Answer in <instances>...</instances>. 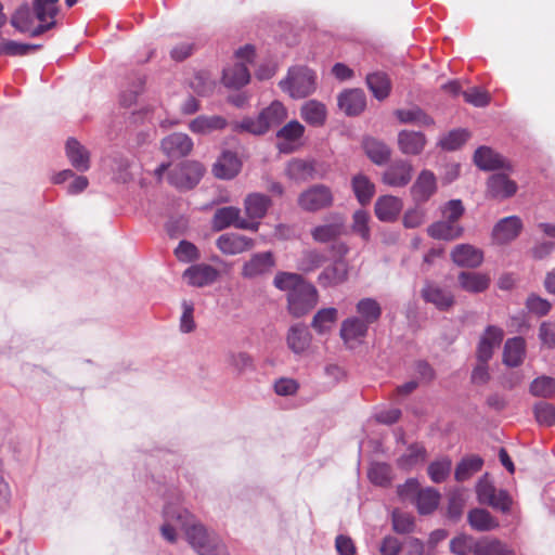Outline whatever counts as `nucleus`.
<instances>
[{"instance_id":"nucleus-56","label":"nucleus","mask_w":555,"mask_h":555,"mask_svg":"<svg viewBox=\"0 0 555 555\" xmlns=\"http://www.w3.org/2000/svg\"><path fill=\"white\" fill-rule=\"evenodd\" d=\"M530 392L535 397H552L555 393V379L548 376L535 378L530 385Z\"/></svg>"},{"instance_id":"nucleus-44","label":"nucleus","mask_w":555,"mask_h":555,"mask_svg":"<svg viewBox=\"0 0 555 555\" xmlns=\"http://www.w3.org/2000/svg\"><path fill=\"white\" fill-rule=\"evenodd\" d=\"M301 117L309 125L322 126L326 118L325 105L314 100L308 101L301 107Z\"/></svg>"},{"instance_id":"nucleus-46","label":"nucleus","mask_w":555,"mask_h":555,"mask_svg":"<svg viewBox=\"0 0 555 555\" xmlns=\"http://www.w3.org/2000/svg\"><path fill=\"white\" fill-rule=\"evenodd\" d=\"M59 0H33V8L36 18L41 24L48 22H55V16L59 12Z\"/></svg>"},{"instance_id":"nucleus-10","label":"nucleus","mask_w":555,"mask_h":555,"mask_svg":"<svg viewBox=\"0 0 555 555\" xmlns=\"http://www.w3.org/2000/svg\"><path fill=\"white\" fill-rule=\"evenodd\" d=\"M214 229L221 231L231 225L243 230H258V222L241 218V210L233 206L222 207L216 210L212 218Z\"/></svg>"},{"instance_id":"nucleus-27","label":"nucleus","mask_w":555,"mask_h":555,"mask_svg":"<svg viewBox=\"0 0 555 555\" xmlns=\"http://www.w3.org/2000/svg\"><path fill=\"white\" fill-rule=\"evenodd\" d=\"M451 257L456 264L468 268H476L483 260L482 251L469 244L455 246L452 250Z\"/></svg>"},{"instance_id":"nucleus-62","label":"nucleus","mask_w":555,"mask_h":555,"mask_svg":"<svg viewBox=\"0 0 555 555\" xmlns=\"http://www.w3.org/2000/svg\"><path fill=\"white\" fill-rule=\"evenodd\" d=\"M446 221L456 223L464 214V206L460 199H451L441 208Z\"/></svg>"},{"instance_id":"nucleus-1","label":"nucleus","mask_w":555,"mask_h":555,"mask_svg":"<svg viewBox=\"0 0 555 555\" xmlns=\"http://www.w3.org/2000/svg\"><path fill=\"white\" fill-rule=\"evenodd\" d=\"M165 524L162 526L163 537L173 543L176 531H184L191 546L198 555H229L222 541L204 526L194 521L193 516L184 508L167 505L164 508Z\"/></svg>"},{"instance_id":"nucleus-40","label":"nucleus","mask_w":555,"mask_h":555,"mask_svg":"<svg viewBox=\"0 0 555 555\" xmlns=\"http://www.w3.org/2000/svg\"><path fill=\"white\" fill-rule=\"evenodd\" d=\"M395 115L401 124H411L418 127L434 125V119L420 107L397 109Z\"/></svg>"},{"instance_id":"nucleus-19","label":"nucleus","mask_w":555,"mask_h":555,"mask_svg":"<svg viewBox=\"0 0 555 555\" xmlns=\"http://www.w3.org/2000/svg\"><path fill=\"white\" fill-rule=\"evenodd\" d=\"M217 247L225 255H237L251 249L255 245L253 238L237 234L225 233L218 237Z\"/></svg>"},{"instance_id":"nucleus-54","label":"nucleus","mask_w":555,"mask_h":555,"mask_svg":"<svg viewBox=\"0 0 555 555\" xmlns=\"http://www.w3.org/2000/svg\"><path fill=\"white\" fill-rule=\"evenodd\" d=\"M469 134L464 129H455L442 137L439 145L447 151H455L460 149L468 139Z\"/></svg>"},{"instance_id":"nucleus-6","label":"nucleus","mask_w":555,"mask_h":555,"mask_svg":"<svg viewBox=\"0 0 555 555\" xmlns=\"http://www.w3.org/2000/svg\"><path fill=\"white\" fill-rule=\"evenodd\" d=\"M334 195L325 184H313L304 190L297 199L298 206L308 212H317L333 205Z\"/></svg>"},{"instance_id":"nucleus-49","label":"nucleus","mask_w":555,"mask_h":555,"mask_svg":"<svg viewBox=\"0 0 555 555\" xmlns=\"http://www.w3.org/2000/svg\"><path fill=\"white\" fill-rule=\"evenodd\" d=\"M312 164L302 159H293L287 164L286 175L296 181H307L313 177Z\"/></svg>"},{"instance_id":"nucleus-55","label":"nucleus","mask_w":555,"mask_h":555,"mask_svg":"<svg viewBox=\"0 0 555 555\" xmlns=\"http://www.w3.org/2000/svg\"><path fill=\"white\" fill-rule=\"evenodd\" d=\"M367 476L371 482L384 487L391 480V468L385 463H374L371 465Z\"/></svg>"},{"instance_id":"nucleus-60","label":"nucleus","mask_w":555,"mask_h":555,"mask_svg":"<svg viewBox=\"0 0 555 555\" xmlns=\"http://www.w3.org/2000/svg\"><path fill=\"white\" fill-rule=\"evenodd\" d=\"M534 415L541 425L552 426L555 424V406L547 402H540L534 405Z\"/></svg>"},{"instance_id":"nucleus-16","label":"nucleus","mask_w":555,"mask_h":555,"mask_svg":"<svg viewBox=\"0 0 555 555\" xmlns=\"http://www.w3.org/2000/svg\"><path fill=\"white\" fill-rule=\"evenodd\" d=\"M218 276V270L206 263L191 266L183 273V278L186 280V282L195 287L211 285L216 282Z\"/></svg>"},{"instance_id":"nucleus-20","label":"nucleus","mask_w":555,"mask_h":555,"mask_svg":"<svg viewBox=\"0 0 555 555\" xmlns=\"http://www.w3.org/2000/svg\"><path fill=\"white\" fill-rule=\"evenodd\" d=\"M162 149L169 157L180 158L192 151L193 141L188 134L176 132L163 139Z\"/></svg>"},{"instance_id":"nucleus-21","label":"nucleus","mask_w":555,"mask_h":555,"mask_svg":"<svg viewBox=\"0 0 555 555\" xmlns=\"http://www.w3.org/2000/svg\"><path fill=\"white\" fill-rule=\"evenodd\" d=\"M369 326L370 325L359 317L347 318L341 322L340 337L346 345L352 348L356 343L366 336Z\"/></svg>"},{"instance_id":"nucleus-26","label":"nucleus","mask_w":555,"mask_h":555,"mask_svg":"<svg viewBox=\"0 0 555 555\" xmlns=\"http://www.w3.org/2000/svg\"><path fill=\"white\" fill-rule=\"evenodd\" d=\"M338 105L349 116L359 115L366 105L365 94L360 89L345 91L338 98Z\"/></svg>"},{"instance_id":"nucleus-48","label":"nucleus","mask_w":555,"mask_h":555,"mask_svg":"<svg viewBox=\"0 0 555 555\" xmlns=\"http://www.w3.org/2000/svg\"><path fill=\"white\" fill-rule=\"evenodd\" d=\"M482 464V459L477 455H470L463 459L455 468V479L457 481L467 480L472 475L481 469Z\"/></svg>"},{"instance_id":"nucleus-15","label":"nucleus","mask_w":555,"mask_h":555,"mask_svg":"<svg viewBox=\"0 0 555 555\" xmlns=\"http://www.w3.org/2000/svg\"><path fill=\"white\" fill-rule=\"evenodd\" d=\"M413 167L408 160L393 162L383 173L382 181L392 188H402L412 179Z\"/></svg>"},{"instance_id":"nucleus-22","label":"nucleus","mask_w":555,"mask_h":555,"mask_svg":"<svg viewBox=\"0 0 555 555\" xmlns=\"http://www.w3.org/2000/svg\"><path fill=\"white\" fill-rule=\"evenodd\" d=\"M397 142L402 154L416 156L424 151L427 140L423 132L401 130L398 133Z\"/></svg>"},{"instance_id":"nucleus-36","label":"nucleus","mask_w":555,"mask_h":555,"mask_svg":"<svg viewBox=\"0 0 555 555\" xmlns=\"http://www.w3.org/2000/svg\"><path fill=\"white\" fill-rule=\"evenodd\" d=\"M474 162L482 170H494L504 167V158L487 146L476 150Z\"/></svg>"},{"instance_id":"nucleus-61","label":"nucleus","mask_w":555,"mask_h":555,"mask_svg":"<svg viewBox=\"0 0 555 555\" xmlns=\"http://www.w3.org/2000/svg\"><path fill=\"white\" fill-rule=\"evenodd\" d=\"M462 94L467 103L476 107H483L488 105L490 102L489 93L478 87H474L466 91H463Z\"/></svg>"},{"instance_id":"nucleus-53","label":"nucleus","mask_w":555,"mask_h":555,"mask_svg":"<svg viewBox=\"0 0 555 555\" xmlns=\"http://www.w3.org/2000/svg\"><path fill=\"white\" fill-rule=\"evenodd\" d=\"M343 225L340 223L322 224L311 231L312 238L319 243H327L341 234Z\"/></svg>"},{"instance_id":"nucleus-63","label":"nucleus","mask_w":555,"mask_h":555,"mask_svg":"<svg viewBox=\"0 0 555 555\" xmlns=\"http://www.w3.org/2000/svg\"><path fill=\"white\" fill-rule=\"evenodd\" d=\"M182 315L180 318V331L182 333H191L195 330L194 306L192 302L184 300L182 302Z\"/></svg>"},{"instance_id":"nucleus-11","label":"nucleus","mask_w":555,"mask_h":555,"mask_svg":"<svg viewBox=\"0 0 555 555\" xmlns=\"http://www.w3.org/2000/svg\"><path fill=\"white\" fill-rule=\"evenodd\" d=\"M34 12L28 4L21 5L11 17V25L20 33H28L31 37H38L55 26V22L34 26Z\"/></svg>"},{"instance_id":"nucleus-59","label":"nucleus","mask_w":555,"mask_h":555,"mask_svg":"<svg viewBox=\"0 0 555 555\" xmlns=\"http://www.w3.org/2000/svg\"><path fill=\"white\" fill-rule=\"evenodd\" d=\"M191 88L199 95H207L212 92L215 81L205 72L197 73L191 81Z\"/></svg>"},{"instance_id":"nucleus-52","label":"nucleus","mask_w":555,"mask_h":555,"mask_svg":"<svg viewBox=\"0 0 555 555\" xmlns=\"http://www.w3.org/2000/svg\"><path fill=\"white\" fill-rule=\"evenodd\" d=\"M326 258L325 255L315 249L306 250L302 253L300 259L298 260L297 268L302 272H311L318 268H320Z\"/></svg>"},{"instance_id":"nucleus-17","label":"nucleus","mask_w":555,"mask_h":555,"mask_svg":"<svg viewBox=\"0 0 555 555\" xmlns=\"http://www.w3.org/2000/svg\"><path fill=\"white\" fill-rule=\"evenodd\" d=\"M522 230V221L517 216H509L496 222L492 237L498 244H506L515 240Z\"/></svg>"},{"instance_id":"nucleus-43","label":"nucleus","mask_w":555,"mask_h":555,"mask_svg":"<svg viewBox=\"0 0 555 555\" xmlns=\"http://www.w3.org/2000/svg\"><path fill=\"white\" fill-rule=\"evenodd\" d=\"M366 85L373 95L378 100H384L389 95L391 83L385 73L376 72L366 76Z\"/></svg>"},{"instance_id":"nucleus-28","label":"nucleus","mask_w":555,"mask_h":555,"mask_svg":"<svg viewBox=\"0 0 555 555\" xmlns=\"http://www.w3.org/2000/svg\"><path fill=\"white\" fill-rule=\"evenodd\" d=\"M422 296L426 302L433 304L439 310H448L454 304L452 293L435 284H427L422 291Z\"/></svg>"},{"instance_id":"nucleus-25","label":"nucleus","mask_w":555,"mask_h":555,"mask_svg":"<svg viewBox=\"0 0 555 555\" xmlns=\"http://www.w3.org/2000/svg\"><path fill=\"white\" fill-rule=\"evenodd\" d=\"M487 184L488 195L493 198L504 199L513 196L517 191L516 183L502 173L492 175Z\"/></svg>"},{"instance_id":"nucleus-5","label":"nucleus","mask_w":555,"mask_h":555,"mask_svg":"<svg viewBox=\"0 0 555 555\" xmlns=\"http://www.w3.org/2000/svg\"><path fill=\"white\" fill-rule=\"evenodd\" d=\"M398 493L403 499L412 498L415 501L417 511L422 515L433 513L440 501V493L434 488L420 489V485L415 479H409L404 485L400 486Z\"/></svg>"},{"instance_id":"nucleus-2","label":"nucleus","mask_w":555,"mask_h":555,"mask_svg":"<svg viewBox=\"0 0 555 555\" xmlns=\"http://www.w3.org/2000/svg\"><path fill=\"white\" fill-rule=\"evenodd\" d=\"M273 285L280 291L287 292V309L295 318L307 314L318 304L319 294L317 288L300 274L278 272Z\"/></svg>"},{"instance_id":"nucleus-51","label":"nucleus","mask_w":555,"mask_h":555,"mask_svg":"<svg viewBox=\"0 0 555 555\" xmlns=\"http://www.w3.org/2000/svg\"><path fill=\"white\" fill-rule=\"evenodd\" d=\"M478 540L468 534H460L450 541V551L455 555L476 554Z\"/></svg>"},{"instance_id":"nucleus-14","label":"nucleus","mask_w":555,"mask_h":555,"mask_svg":"<svg viewBox=\"0 0 555 555\" xmlns=\"http://www.w3.org/2000/svg\"><path fill=\"white\" fill-rule=\"evenodd\" d=\"M437 191V179L434 172L424 169L417 176L411 188L413 201L417 204L426 203Z\"/></svg>"},{"instance_id":"nucleus-4","label":"nucleus","mask_w":555,"mask_h":555,"mask_svg":"<svg viewBox=\"0 0 555 555\" xmlns=\"http://www.w3.org/2000/svg\"><path fill=\"white\" fill-rule=\"evenodd\" d=\"M280 87L293 99H302L315 89V75L305 66H295L288 70L286 79L281 80Z\"/></svg>"},{"instance_id":"nucleus-29","label":"nucleus","mask_w":555,"mask_h":555,"mask_svg":"<svg viewBox=\"0 0 555 555\" xmlns=\"http://www.w3.org/2000/svg\"><path fill=\"white\" fill-rule=\"evenodd\" d=\"M363 150L366 156L375 165H383L387 163L391 155L390 147L382 140L373 137H366L362 141Z\"/></svg>"},{"instance_id":"nucleus-41","label":"nucleus","mask_w":555,"mask_h":555,"mask_svg":"<svg viewBox=\"0 0 555 555\" xmlns=\"http://www.w3.org/2000/svg\"><path fill=\"white\" fill-rule=\"evenodd\" d=\"M459 283L466 292L480 293L489 287L490 279L478 272H462L459 275Z\"/></svg>"},{"instance_id":"nucleus-3","label":"nucleus","mask_w":555,"mask_h":555,"mask_svg":"<svg viewBox=\"0 0 555 555\" xmlns=\"http://www.w3.org/2000/svg\"><path fill=\"white\" fill-rule=\"evenodd\" d=\"M288 116L286 107L280 101H273L263 108L257 118L244 117L241 121L232 124L235 132H248L254 135L267 133L272 128L279 127Z\"/></svg>"},{"instance_id":"nucleus-37","label":"nucleus","mask_w":555,"mask_h":555,"mask_svg":"<svg viewBox=\"0 0 555 555\" xmlns=\"http://www.w3.org/2000/svg\"><path fill=\"white\" fill-rule=\"evenodd\" d=\"M428 235L436 240L452 241L460 237L463 233V228L457 223H452L446 220L437 221L428 227Z\"/></svg>"},{"instance_id":"nucleus-18","label":"nucleus","mask_w":555,"mask_h":555,"mask_svg":"<svg viewBox=\"0 0 555 555\" xmlns=\"http://www.w3.org/2000/svg\"><path fill=\"white\" fill-rule=\"evenodd\" d=\"M242 168V162L237 154L232 151H223L214 164V175L223 180L233 179L238 175Z\"/></svg>"},{"instance_id":"nucleus-57","label":"nucleus","mask_w":555,"mask_h":555,"mask_svg":"<svg viewBox=\"0 0 555 555\" xmlns=\"http://www.w3.org/2000/svg\"><path fill=\"white\" fill-rule=\"evenodd\" d=\"M451 467V460L449 457H443L430 463L428 466V475L434 482L440 483L449 476Z\"/></svg>"},{"instance_id":"nucleus-35","label":"nucleus","mask_w":555,"mask_h":555,"mask_svg":"<svg viewBox=\"0 0 555 555\" xmlns=\"http://www.w3.org/2000/svg\"><path fill=\"white\" fill-rule=\"evenodd\" d=\"M351 188L357 201L362 206L367 205L375 194L374 183L363 173H358L352 177Z\"/></svg>"},{"instance_id":"nucleus-33","label":"nucleus","mask_w":555,"mask_h":555,"mask_svg":"<svg viewBox=\"0 0 555 555\" xmlns=\"http://www.w3.org/2000/svg\"><path fill=\"white\" fill-rule=\"evenodd\" d=\"M250 74L244 63H236L223 69L222 81L225 87L240 89L248 83Z\"/></svg>"},{"instance_id":"nucleus-38","label":"nucleus","mask_w":555,"mask_h":555,"mask_svg":"<svg viewBox=\"0 0 555 555\" xmlns=\"http://www.w3.org/2000/svg\"><path fill=\"white\" fill-rule=\"evenodd\" d=\"M311 335L304 324L293 325L287 334V345L295 353L304 352L310 345Z\"/></svg>"},{"instance_id":"nucleus-9","label":"nucleus","mask_w":555,"mask_h":555,"mask_svg":"<svg viewBox=\"0 0 555 555\" xmlns=\"http://www.w3.org/2000/svg\"><path fill=\"white\" fill-rule=\"evenodd\" d=\"M276 266L272 251L255 253L242 266L241 275L244 279L255 280L270 274Z\"/></svg>"},{"instance_id":"nucleus-47","label":"nucleus","mask_w":555,"mask_h":555,"mask_svg":"<svg viewBox=\"0 0 555 555\" xmlns=\"http://www.w3.org/2000/svg\"><path fill=\"white\" fill-rule=\"evenodd\" d=\"M426 456L427 452L425 447L420 443H413L406 449L405 453L398 459V465L403 469H409L424 462Z\"/></svg>"},{"instance_id":"nucleus-12","label":"nucleus","mask_w":555,"mask_h":555,"mask_svg":"<svg viewBox=\"0 0 555 555\" xmlns=\"http://www.w3.org/2000/svg\"><path fill=\"white\" fill-rule=\"evenodd\" d=\"M305 127L297 120L284 125L278 132V149L281 153L289 154L301 145Z\"/></svg>"},{"instance_id":"nucleus-23","label":"nucleus","mask_w":555,"mask_h":555,"mask_svg":"<svg viewBox=\"0 0 555 555\" xmlns=\"http://www.w3.org/2000/svg\"><path fill=\"white\" fill-rule=\"evenodd\" d=\"M403 207L402 201L392 195H384L375 203V215L383 222L395 221Z\"/></svg>"},{"instance_id":"nucleus-8","label":"nucleus","mask_w":555,"mask_h":555,"mask_svg":"<svg viewBox=\"0 0 555 555\" xmlns=\"http://www.w3.org/2000/svg\"><path fill=\"white\" fill-rule=\"evenodd\" d=\"M476 492L478 501L481 504H487L493 508L500 509L503 513H506L511 509L513 501L507 491H498L495 487L486 478H482L478 481L476 486Z\"/></svg>"},{"instance_id":"nucleus-39","label":"nucleus","mask_w":555,"mask_h":555,"mask_svg":"<svg viewBox=\"0 0 555 555\" xmlns=\"http://www.w3.org/2000/svg\"><path fill=\"white\" fill-rule=\"evenodd\" d=\"M468 524L477 531H490L499 527V521L486 509L474 508L468 513Z\"/></svg>"},{"instance_id":"nucleus-30","label":"nucleus","mask_w":555,"mask_h":555,"mask_svg":"<svg viewBox=\"0 0 555 555\" xmlns=\"http://www.w3.org/2000/svg\"><path fill=\"white\" fill-rule=\"evenodd\" d=\"M526 343L522 337L508 338L503 349V363L509 367L519 366L525 358Z\"/></svg>"},{"instance_id":"nucleus-64","label":"nucleus","mask_w":555,"mask_h":555,"mask_svg":"<svg viewBox=\"0 0 555 555\" xmlns=\"http://www.w3.org/2000/svg\"><path fill=\"white\" fill-rule=\"evenodd\" d=\"M229 365L238 373L253 367V359L246 352L231 353L228 358Z\"/></svg>"},{"instance_id":"nucleus-34","label":"nucleus","mask_w":555,"mask_h":555,"mask_svg":"<svg viewBox=\"0 0 555 555\" xmlns=\"http://www.w3.org/2000/svg\"><path fill=\"white\" fill-rule=\"evenodd\" d=\"M245 211L249 219H261L266 216L271 199L269 196L260 193H251L244 201Z\"/></svg>"},{"instance_id":"nucleus-58","label":"nucleus","mask_w":555,"mask_h":555,"mask_svg":"<svg viewBox=\"0 0 555 555\" xmlns=\"http://www.w3.org/2000/svg\"><path fill=\"white\" fill-rule=\"evenodd\" d=\"M369 220V214L362 209L354 211L352 216V231L360 235L363 241H369L371 236Z\"/></svg>"},{"instance_id":"nucleus-50","label":"nucleus","mask_w":555,"mask_h":555,"mask_svg":"<svg viewBox=\"0 0 555 555\" xmlns=\"http://www.w3.org/2000/svg\"><path fill=\"white\" fill-rule=\"evenodd\" d=\"M337 314L336 308L321 309L314 314L311 325L318 333L323 334L336 322Z\"/></svg>"},{"instance_id":"nucleus-32","label":"nucleus","mask_w":555,"mask_h":555,"mask_svg":"<svg viewBox=\"0 0 555 555\" xmlns=\"http://www.w3.org/2000/svg\"><path fill=\"white\" fill-rule=\"evenodd\" d=\"M66 155L72 166L78 171H87L90 168V155L88 150L73 138L68 139L66 142Z\"/></svg>"},{"instance_id":"nucleus-31","label":"nucleus","mask_w":555,"mask_h":555,"mask_svg":"<svg viewBox=\"0 0 555 555\" xmlns=\"http://www.w3.org/2000/svg\"><path fill=\"white\" fill-rule=\"evenodd\" d=\"M227 126H228V121L222 116L201 115L190 122L189 128L193 133H196V134H209L214 131L222 130Z\"/></svg>"},{"instance_id":"nucleus-24","label":"nucleus","mask_w":555,"mask_h":555,"mask_svg":"<svg viewBox=\"0 0 555 555\" xmlns=\"http://www.w3.org/2000/svg\"><path fill=\"white\" fill-rule=\"evenodd\" d=\"M348 279V264L344 260H337L326 267L319 275L318 282L324 287H334L345 283Z\"/></svg>"},{"instance_id":"nucleus-13","label":"nucleus","mask_w":555,"mask_h":555,"mask_svg":"<svg viewBox=\"0 0 555 555\" xmlns=\"http://www.w3.org/2000/svg\"><path fill=\"white\" fill-rule=\"evenodd\" d=\"M503 338V328L495 325H488L483 333L480 335L477 345V360L490 361L493 357L494 350L501 345Z\"/></svg>"},{"instance_id":"nucleus-42","label":"nucleus","mask_w":555,"mask_h":555,"mask_svg":"<svg viewBox=\"0 0 555 555\" xmlns=\"http://www.w3.org/2000/svg\"><path fill=\"white\" fill-rule=\"evenodd\" d=\"M356 311L359 318L369 325L377 322L382 315V307L374 298H363L356 305Z\"/></svg>"},{"instance_id":"nucleus-45","label":"nucleus","mask_w":555,"mask_h":555,"mask_svg":"<svg viewBox=\"0 0 555 555\" xmlns=\"http://www.w3.org/2000/svg\"><path fill=\"white\" fill-rule=\"evenodd\" d=\"M475 555H514V552L498 539L482 538L478 540Z\"/></svg>"},{"instance_id":"nucleus-7","label":"nucleus","mask_w":555,"mask_h":555,"mask_svg":"<svg viewBox=\"0 0 555 555\" xmlns=\"http://www.w3.org/2000/svg\"><path fill=\"white\" fill-rule=\"evenodd\" d=\"M204 175L203 166L197 162H184L170 170L169 183L180 190L193 189Z\"/></svg>"}]
</instances>
